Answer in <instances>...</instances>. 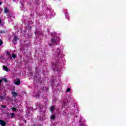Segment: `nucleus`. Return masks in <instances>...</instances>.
Returning a JSON list of instances; mask_svg holds the SVG:
<instances>
[{
	"label": "nucleus",
	"mask_w": 126,
	"mask_h": 126,
	"mask_svg": "<svg viewBox=\"0 0 126 126\" xmlns=\"http://www.w3.org/2000/svg\"><path fill=\"white\" fill-rule=\"evenodd\" d=\"M56 55H59L60 53H61V50H60V49H58L56 51Z\"/></svg>",
	"instance_id": "f8f14e48"
},
{
	"label": "nucleus",
	"mask_w": 126,
	"mask_h": 126,
	"mask_svg": "<svg viewBox=\"0 0 126 126\" xmlns=\"http://www.w3.org/2000/svg\"><path fill=\"white\" fill-rule=\"evenodd\" d=\"M1 107H2V108H6V105H1Z\"/></svg>",
	"instance_id": "a211bd4d"
},
{
	"label": "nucleus",
	"mask_w": 126,
	"mask_h": 126,
	"mask_svg": "<svg viewBox=\"0 0 126 126\" xmlns=\"http://www.w3.org/2000/svg\"><path fill=\"white\" fill-rule=\"evenodd\" d=\"M19 38L18 37L15 36V37L13 38L14 42H17V40H18Z\"/></svg>",
	"instance_id": "9d476101"
},
{
	"label": "nucleus",
	"mask_w": 126,
	"mask_h": 126,
	"mask_svg": "<svg viewBox=\"0 0 126 126\" xmlns=\"http://www.w3.org/2000/svg\"><path fill=\"white\" fill-rule=\"evenodd\" d=\"M3 44V42H2V40L1 39H0V46H1Z\"/></svg>",
	"instance_id": "f3484780"
},
{
	"label": "nucleus",
	"mask_w": 126,
	"mask_h": 126,
	"mask_svg": "<svg viewBox=\"0 0 126 126\" xmlns=\"http://www.w3.org/2000/svg\"><path fill=\"white\" fill-rule=\"evenodd\" d=\"M56 110V107L55 106H51L50 108V110L51 111V113H54V111Z\"/></svg>",
	"instance_id": "39448f33"
},
{
	"label": "nucleus",
	"mask_w": 126,
	"mask_h": 126,
	"mask_svg": "<svg viewBox=\"0 0 126 126\" xmlns=\"http://www.w3.org/2000/svg\"><path fill=\"white\" fill-rule=\"evenodd\" d=\"M60 40L61 39L59 38H58V39H57L56 40H55L54 38H52L51 39V43H52V44H54V45H57L58 42H60Z\"/></svg>",
	"instance_id": "f257e3e1"
},
{
	"label": "nucleus",
	"mask_w": 126,
	"mask_h": 126,
	"mask_svg": "<svg viewBox=\"0 0 126 126\" xmlns=\"http://www.w3.org/2000/svg\"><path fill=\"white\" fill-rule=\"evenodd\" d=\"M55 118H56V116H55V115H51V116H50V119H51V120H55Z\"/></svg>",
	"instance_id": "9b49d317"
},
{
	"label": "nucleus",
	"mask_w": 126,
	"mask_h": 126,
	"mask_svg": "<svg viewBox=\"0 0 126 126\" xmlns=\"http://www.w3.org/2000/svg\"><path fill=\"white\" fill-rule=\"evenodd\" d=\"M14 83L16 85H19L20 84V79L19 78L16 79Z\"/></svg>",
	"instance_id": "7ed1b4c3"
},
{
	"label": "nucleus",
	"mask_w": 126,
	"mask_h": 126,
	"mask_svg": "<svg viewBox=\"0 0 126 126\" xmlns=\"http://www.w3.org/2000/svg\"><path fill=\"white\" fill-rule=\"evenodd\" d=\"M0 101L5 99V95H1L0 96Z\"/></svg>",
	"instance_id": "1a4fd4ad"
},
{
	"label": "nucleus",
	"mask_w": 126,
	"mask_h": 126,
	"mask_svg": "<svg viewBox=\"0 0 126 126\" xmlns=\"http://www.w3.org/2000/svg\"><path fill=\"white\" fill-rule=\"evenodd\" d=\"M11 57L13 59H15V58H16V55H15V54H13Z\"/></svg>",
	"instance_id": "2eb2a0df"
},
{
	"label": "nucleus",
	"mask_w": 126,
	"mask_h": 126,
	"mask_svg": "<svg viewBox=\"0 0 126 126\" xmlns=\"http://www.w3.org/2000/svg\"><path fill=\"white\" fill-rule=\"evenodd\" d=\"M2 79H0V85H1V83L2 82Z\"/></svg>",
	"instance_id": "5701e85b"
},
{
	"label": "nucleus",
	"mask_w": 126,
	"mask_h": 126,
	"mask_svg": "<svg viewBox=\"0 0 126 126\" xmlns=\"http://www.w3.org/2000/svg\"><path fill=\"white\" fill-rule=\"evenodd\" d=\"M3 68L5 70V71L8 72L9 71V69H8V67H6L5 65H3Z\"/></svg>",
	"instance_id": "0eeeda50"
},
{
	"label": "nucleus",
	"mask_w": 126,
	"mask_h": 126,
	"mask_svg": "<svg viewBox=\"0 0 126 126\" xmlns=\"http://www.w3.org/2000/svg\"><path fill=\"white\" fill-rule=\"evenodd\" d=\"M0 125L2 126H5V125H6V123L5 122L3 121L2 120H0Z\"/></svg>",
	"instance_id": "20e7f679"
},
{
	"label": "nucleus",
	"mask_w": 126,
	"mask_h": 126,
	"mask_svg": "<svg viewBox=\"0 0 126 126\" xmlns=\"http://www.w3.org/2000/svg\"><path fill=\"white\" fill-rule=\"evenodd\" d=\"M11 109L12 110V111H14V112H15V111H16V108L15 107H12Z\"/></svg>",
	"instance_id": "dca6fc26"
},
{
	"label": "nucleus",
	"mask_w": 126,
	"mask_h": 126,
	"mask_svg": "<svg viewBox=\"0 0 126 126\" xmlns=\"http://www.w3.org/2000/svg\"><path fill=\"white\" fill-rule=\"evenodd\" d=\"M12 92L11 93V94L12 95L13 97L14 98H16V97H17V95H18L17 93L15 92V91L14 90H12Z\"/></svg>",
	"instance_id": "f03ea898"
},
{
	"label": "nucleus",
	"mask_w": 126,
	"mask_h": 126,
	"mask_svg": "<svg viewBox=\"0 0 126 126\" xmlns=\"http://www.w3.org/2000/svg\"><path fill=\"white\" fill-rule=\"evenodd\" d=\"M4 82H7V80L6 78L3 79Z\"/></svg>",
	"instance_id": "aec40b11"
},
{
	"label": "nucleus",
	"mask_w": 126,
	"mask_h": 126,
	"mask_svg": "<svg viewBox=\"0 0 126 126\" xmlns=\"http://www.w3.org/2000/svg\"><path fill=\"white\" fill-rule=\"evenodd\" d=\"M36 80L39 83H42V79H41L40 76H38L36 78Z\"/></svg>",
	"instance_id": "423d86ee"
},
{
	"label": "nucleus",
	"mask_w": 126,
	"mask_h": 126,
	"mask_svg": "<svg viewBox=\"0 0 126 126\" xmlns=\"http://www.w3.org/2000/svg\"><path fill=\"white\" fill-rule=\"evenodd\" d=\"M3 33H4V31H0V34H2Z\"/></svg>",
	"instance_id": "412c9836"
},
{
	"label": "nucleus",
	"mask_w": 126,
	"mask_h": 126,
	"mask_svg": "<svg viewBox=\"0 0 126 126\" xmlns=\"http://www.w3.org/2000/svg\"><path fill=\"white\" fill-rule=\"evenodd\" d=\"M69 91H70V89L69 88L67 89L66 92H69Z\"/></svg>",
	"instance_id": "4be33fe9"
},
{
	"label": "nucleus",
	"mask_w": 126,
	"mask_h": 126,
	"mask_svg": "<svg viewBox=\"0 0 126 126\" xmlns=\"http://www.w3.org/2000/svg\"><path fill=\"white\" fill-rule=\"evenodd\" d=\"M35 72H36V73H38L37 72V70H38V67H36L35 68Z\"/></svg>",
	"instance_id": "6ab92c4d"
},
{
	"label": "nucleus",
	"mask_w": 126,
	"mask_h": 126,
	"mask_svg": "<svg viewBox=\"0 0 126 126\" xmlns=\"http://www.w3.org/2000/svg\"><path fill=\"white\" fill-rule=\"evenodd\" d=\"M25 123H27V121L26 120L25 121Z\"/></svg>",
	"instance_id": "a878e982"
},
{
	"label": "nucleus",
	"mask_w": 126,
	"mask_h": 126,
	"mask_svg": "<svg viewBox=\"0 0 126 126\" xmlns=\"http://www.w3.org/2000/svg\"><path fill=\"white\" fill-rule=\"evenodd\" d=\"M1 4H2V3L0 1V5H1Z\"/></svg>",
	"instance_id": "b1692460"
},
{
	"label": "nucleus",
	"mask_w": 126,
	"mask_h": 126,
	"mask_svg": "<svg viewBox=\"0 0 126 126\" xmlns=\"http://www.w3.org/2000/svg\"><path fill=\"white\" fill-rule=\"evenodd\" d=\"M10 115L11 116V118H14V113H12Z\"/></svg>",
	"instance_id": "4468645a"
},
{
	"label": "nucleus",
	"mask_w": 126,
	"mask_h": 126,
	"mask_svg": "<svg viewBox=\"0 0 126 126\" xmlns=\"http://www.w3.org/2000/svg\"><path fill=\"white\" fill-rule=\"evenodd\" d=\"M7 55L10 57V59H12V57H11V54L9 52H7Z\"/></svg>",
	"instance_id": "ddd939ff"
},
{
	"label": "nucleus",
	"mask_w": 126,
	"mask_h": 126,
	"mask_svg": "<svg viewBox=\"0 0 126 126\" xmlns=\"http://www.w3.org/2000/svg\"><path fill=\"white\" fill-rule=\"evenodd\" d=\"M36 3H38V1L36 0Z\"/></svg>",
	"instance_id": "393cba45"
},
{
	"label": "nucleus",
	"mask_w": 126,
	"mask_h": 126,
	"mask_svg": "<svg viewBox=\"0 0 126 126\" xmlns=\"http://www.w3.org/2000/svg\"><path fill=\"white\" fill-rule=\"evenodd\" d=\"M9 12V10L8 9L7 7H5L4 9V13H7Z\"/></svg>",
	"instance_id": "6e6552de"
}]
</instances>
